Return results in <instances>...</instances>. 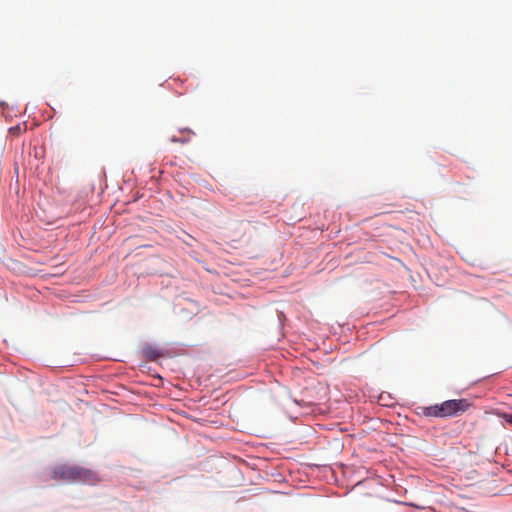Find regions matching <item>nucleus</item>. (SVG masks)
Segmentation results:
<instances>
[{
  "label": "nucleus",
  "instance_id": "7ed1b4c3",
  "mask_svg": "<svg viewBox=\"0 0 512 512\" xmlns=\"http://www.w3.org/2000/svg\"><path fill=\"white\" fill-rule=\"evenodd\" d=\"M194 135L193 131H191L188 128L180 129L179 130V136L172 135L170 137V141L172 143H180V144H186L191 140V137Z\"/></svg>",
  "mask_w": 512,
  "mask_h": 512
},
{
  "label": "nucleus",
  "instance_id": "f257e3e1",
  "mask_svg": "<svg viewBox=\"0 0 512 512\" xmlns=\"http://www.w3.org/2000/svg\"><path fill=\"white\" fill-rule=\"evenodd\" d=\"M468 407L469 402L466 399H453L433 406L418 407V414L436 418L453 417L465 412Z\"/></svg>",
  "mask_w": 512,
  "mask_h": 512
},
{
  "label": "nucleus",
  "instance_id": "39448f33",
  "mask_svg": "<svg viewBox=\"0 0 512 512\" xmlns=\"http://www.w3.org/2000/svg\"><path fill=\"white\" fill-rule=\"evenodd\" d=\"M20 130H21L20 126L12 127L10 129V131L13 132V133L20 132Z\"/></svg>",
  "mask_w": 512,
  "mask_h": 512
},
{
  "label": "nucleus",
  "instance_id": "f03ea898",
  "mask_svg": "<svg viewBox=\"0 0 512 512\" xmlns=\"http://www.w3.org/2000/svg\"><path fill=\"white\" fill-rule=\"evenodd\" d=\"M52 479L67 482H82L94 484L98 481L96 474L86 468L77 465L62 464L56 466L52 471Z\"/></svg>",
  "mask_w": 512,
  "mask_h": 512
},
{
  "label": "nucleus",
  "instance_id": "423d86ee",
  "mask_svg": "<svg viewBox=\"0 0 512 512\" xmlns=\"http://www.w3.org/2000/svg\"><path fill=\"white\" fill-rule=\"evenodd\" d=\"M508 421L512 424V415L509 417Z\"/></svg>",
  "mask_w": 512,
  "mask_h": 512
},
{
  "label": "nucleus",
  "instance_id": "20e7f679",
  "mask_svg": "<svg viewBox=\"0 0 512 512\" xmlns=\"http://www.w3.org/2000/svg\"><path fill=\"white\" fill-rule=\"evenodd\" d=\"M144 354L146 355V357L149 360H155V359H157L158 357H160L162 355L158 350H156V349H154L152 347L145 348L144 349Z\"/></svg>",
  "mask_w": 512,
  "mask_h": 512
}]
</instances>
